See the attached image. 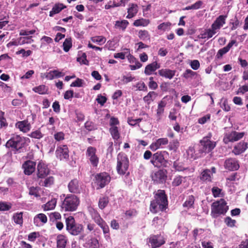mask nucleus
Returning a JSON list of instances; mask_svg holds the SVG:
<instances>
[{"instance_id": "f257e3e1", "label": "nucleus", "mask_w": 248, "mask_h": 248, "mask_svg": "<svg viewBox=\"0 0 248 248\" xmlns=\"http://www.w3.org/2000/svg\"><path fill=\"white\" fill-rule=\"evenodd\" d=\"M155 198V200L151 202L150 205V210L152 212L155 213L167 208L168 201L164 190H158Z\"/></svg>"}, {"instance_id": "f03ea898", "label": "nucleus", "mask_w": 248, "mask_h": 248, "mask_svg": "<svg viewBox=\"0 0 248 248\" xmlns=\"http://www.w3.org/2000/svg\"><path fill=\"white\" fill-rule=\"evenodd\" d=\"M79 203L78 198L74 195L67 196L62 202V208L65 211H75Z\"/></svg>"}, {"instance_id": "7ed1b4c3", "label": "nucleus", "mask_w": 248, "mask_h": 248, "mask_svg": "<svg viewBox=\"0 0 248 248\" xmlns=\"http://www.w3.org/2000/svg\"><path fill=\"white\" fill-rule=\"evenodd\" d=\"M66 226L67 231L73 235H77L83 231V226L76 223L74 217L71 216L66 219Z\"/></svg>"}, {"instance_id": "20e7f679", "label": "nucleus", "mask_w": 248, "mask_h": 248, "mask_svg": "<svg viewBox=\"0 0 248 248\" xmlns=\"http://www.w3.org/2000/svg\"><path fill=\"white\" fill-rule=\"evenodd\" d=\"M129 160L126 155L120 153L117 156V170L119 174H124L128 170Z\"/></svg>"}, {"instance_id": "39448f33", "label": "nucleus", "mask_w": 248, "mask_h": 248, "mask_svg": "<svg viewBox=\"0 0 248 248\" xmlns=\"http://www.w3.org/2000/svg\"><path fill=\"white\" fill-rule=\"evenodd\" d=\"M228 209L226 203L224 199L217 201L212 205V214L216 217L218 214L225 213Z\"/></svg>"}, {"instance_id": "423d86ee", "label": "nucleus", "mask_w": 248, "mask_h": 248, "mask_svg": "<svg viewBox=\"0 0 248 248\" xmlns=\"http://www.w3.org/2000/svg\"><path fill=\"white\" fill-rule=\"evenodd\" d=\"M25 143V140L24 138L16 136L6 142V146L7 147H12L16 150H18L23 147Z\"/></svg>"}, {"instance_id": "0eeeda50", "label": "nucleus", "mask_w": 248, "mask_h": 248, "mask_svg": "<svg viewBox=\"0 0 248 248\" xmlns=\"http://www.w3.org/2000/svg\"><path fill=\"white\" fill-rule=\"evenodd\" d=\"M212 137V134L209 133L201 140V143L203 146V150L205 152L211 151L216 146V142L210 140Z\"/></svg>"}, {"instance_id": "6e6552de", "label": "nucleus", "mask_w": 248, "mask_h": 248, "mask_svg": "<svg viewBox=\"0 0 248 248\" xmlns=\"http://www.w3.org/2000/svg\"><path fill=\"white\" fill-rule=\"evenodd\" d=\"M96 149L92 146L89 147L86 151L87 157L93 167H96L99 162V158L96 155Z\"/></svg>"}, {"instance_id": "1a4fd4ad", "label": "nucleus", "mask_w": 248, "mask_h": 248, "mask_svg": "<svg viewBox=\"0 0 248 248\" xmlns=\"http://www.w3.org/2000/svg\"><path fill=\"white\" fill-rule=\"evenodd\" d=\"M244 134V132L239 133L233 131L228 134H226L223 139V141L225 143H228L230 141H236L242 139Z\"/></svg>"}, {"instance_id": "9d476101", "label": "nucleus", "mask_w": 248, "mask_h": 248, "mask_svg": "<svg viewBox=\"0 0 248 248\" xmlns=\"http://www.w3.org/2000/svg\"><path fill=\"white\" fill-rule=\"evenodd\" d=\"M95 179L97 185L100 188H102L108 183L110 178L107 173H101L96 176Z\"/></svg>"}, {"instance_id": "9b49d317", "label": "nucleus", "mask_w": 248, "mask_h": 248, "mask_svg": "<svg viewBox=\"0 0 248 248\" xmlns=\"http://www.w3.org/2000/svg\"><path fill=\"white\" fill-rule=\"evenodd\" d=\"M56 155L60 160L66 159L69 157V150L66 145H60L56 151Z\"/></svg>"}, {"instance_id": "f8f14e48", "label": "nucleus", "mask_w": 248, "mask_h": 248, "mask_svg": "<svg viewBox=\"0 0 248 248\" xmlns=\"http://www.w3.org/2000/svg\"><path fill=\"white\" fill-rule=\"evenodd\" d=\"M227 17V15H220L212 24L211 28L217 32L225 24Z\"/></svg>"}, {"instance_id": "ddd939ff", "label": "nucleus", "mask_w": 248, "mask_h": 248, "mask_svg": "<svg viewBox=\"0 0 248 248\" xmlns=\"http://www.w3.org/2000/svg\"><path fill=\"white\" fill-rule=\"evenodd\" d=\"M149 242L152 248H155L164 244L165 240L161 235H153L149 238Z\"/></svg>"}, {"instance_id": "4468645a", "label": "nucleus", "mask_w": 248, "mask_h": 248, "mask_svg": "<svg viewBox=\"0 0 248 248\" xmlns=\"http://www.w3.org/2000/svg\"><path fill=\"white\" fill-rule=\"evenodd\" d=\"M36 163L34 161L28 160L22 165L24 172L25 174L30 175L35 170Z\"/></svg>"}, {"instance_id": "2eb2a0df", "label": "nucleus", "mask_w": 248, "mask_h": 248, "mask_svg": "<svg viewBox=\"0 0 248 248\" xmlns=\"http://www.w3.org/2000/svg\"><path fill=\"white\" fill-rule=\"evenodd\" d=\"M37 177L38 178H44L49 173V170L46 164L42 162H39L37 167Z\"/></svg>"}, {"instance_id": "dca6fc26", "label": "nucleus", "mask_w": 248, "mask_h": 248, "mask_svg": "<svg viewBox=\"0 0 248 248\" xmlns=\"http://www.w3.org/2000/svg\"><path fill=\"white\" fill-rule=\"evenodd\" d=\"M169 142L167 138H160L157 140L155 142H153L150 146L151 150L155 151L158 149L161 148L162 146L167 145Z\"/></svg>"}, {"instance_id": "f3484780", "label": "nucleus", "mask_w": 248, "mask_h": 248, "mask_svg": "<svg viewBox=\"0 0 248 248\" xmlns=\"http://www.w3.org/2000/svg\"><path fill=\"white\" fill-rule=\"evenodd\" d=\"M166 177L165 172L163 170H159L154 172L152 175V180L156 183H163Z\"/></svg>"}, {"instance_id": "a211bd4d", "label": "nucleus", "mask_w": 248, "mask_h": 248, "mask_svg": "<svg viewBox=\"0 0 248 248\" xmlns=\"http://www.w3.org/2000/svg\"><path fill=\"white\" fill-rule=\"evenodd\" d=\"M224 167L230 170H235L239 168L238 162L234 159L229 158L226 160L224 163Z\"/></svg>"}, {"instance_id": "6ab92c4d", "label": "nucleus", "mask_w": 248, "mask_h": 248, "mask_svg": "<svg viewBox=\"0 0 248 248\" xmlns=\"http://www.w3.org/2000/svg\"><path fill=\"white\" fill-rule=\"evenodd\" d=\"M68 188L72 193H79L81 190V186L77 179H74L70 181L68 185Z\"/></svg>"}, {"instance_id": "aec40b11", "label": "nucleus", "mask_w": 248, "mask_h": 248, "mask_svg": "<svg viewBox=\"0 0 248 248\" xmlns=\"http://www.w3.org/2000/svg\"><path fill=\"white\" fill-rule=\"evenodd\" d=\"M164 162V158L163 155L157 152L154 154L151 160V163L155 167L158 166V163L162 164Z\"/></svg>"}, {"instance_id": "412c9836", "label": "nucleus", "mask_w": 248, "mask_h": 248, "mask_svg": "<svg viewBox=\"0 0 248 248\" xmlns=\"http://www.w3.org/2000/svg\"><path fill=\"white\" fill-rule=\"evenodd\" d=\"M248 148L247 143L240 142L234 147L232 152L236 155L243 153Z\"/></svg>"}, {"instance_id": "4be33fe9", "label": "nucleus", "mask_w": 248, "mask_h": 248, "mask_svg": "<svg viewBox=\"0 0 248 248\" xmlns=\"http://www.w3.org/2000/svg\"><path fill=\"white\" fill-rule=\"evenodd\" d=\"M66 8V6L61 3H57L52 7L51 10L49 12V16L50 17L53 16L55 14L59 13L63 9Z\"/></svg>"}, {"instance_id": "5701e85b", "label": "nucleus", "mask_w": 248, "mask_h": 248, "mask_svg": "<svg viewBox=\"0 0 248 248\" xmlns=\"http://www.w3.org/2000/svg\"><path fill=\"white\" fill-rule=\"evenodd\" d=\"M138 12V6L137 4L130 3L129 7L127 9L128 15L126 18L130 19L135 16Z\"/></svg>"}, {"instance_id": "b1692460", "label": "nucleus", "mask_w": 248, "mask_h": 248, "mask_svg": "<svg viewBox=\"0 0 248 248\" xmlns=\"http://www.w3.org/2000/svg\"><path fill=\"white\" fill-rule=\"evenodd\" d=\"M166 105V102L164 100H161L159 102L157 106V109L156 110V117L157 121L160 120L161 116L164 113V108Z\"/></svg>"}, {"instance_id": "393cba45", "label": "nucleus", "mask_w": 248, "mask_h": 248, "mask_svg": "<svg viewBox=\"0 0 248 248\" xmlns=\"http://www.w3.org/2000/svg\"><path fill=\"white\" fill-rule=\"evenodd\" d=\"M16 126L18 128L20 131L23 132H27L30 129V124L26 121L17 122L16 124Z\"/></svg>"}, {"instance_id": "a878e982", "label": "nucleus", "mask_w": 248, "mask_h": 248, "mask_svg": "<svg viewBox=\"0 0 248 248\" xmlns=\"http://www.w3.org/2000/svg\"><path fill=\"white\" fill-rule=\"evenodd\" d=\"M67 241L65 236L62 234L58 235L57 237V248H65Z\"/></svg>"}, {"instance_id": "bb28decb", "label": "nucleus", "mask_w": 248, "mask_h": 248, "mask_svg": "<svg viewBox=\"0 0 248 248\" xmlns=\"http://www.w3.org/2000/svg\"><path fill=\"white\" fill-rule=\"evenodd\" d=\"M159 67L160 65L158 63H151L146 66L144 72L146 75H149Z\"/></svg>"}, {"instance_id": "cd10ccee", "label": "nucleus", "mask_w": 248, "mask_h": 248, "mask_svg": "<svg viewBox=\"0 0 248 248\" xmlns=\"http://www.w3.org/2000/svg\"><path fill=\"white\" fill-rule=\"evenodd\" d=\"M159 74L162 77L171 79L175 75V71L169 69H161L158 71Z\"/></svg>"}, {"instance_id": "c85d7f7f", "label": "nucleus", "mask_w": 248, "mask_h": 248, "mask_svg": "<svg viewBox=\"0 0 248 248\" xmlns=\"http://www.w3.org/2000/svg\"><path fill=\"white\" fill-rule=\"evenodd\" d=\"M157 94L155 92H150L147 95L143 97V100L148 104H150L156 97Z\"/></svg>"}, {"instance_id": "c756f323", "label": "nucleus", "mask_w": 248, "mask_h": 248, "mask_svg": "<svg viewBox=\"0 0 248 248\" xmlns=\"http://www.w3.org/2000/svg\"><path fill=\"white\" fill-rule=\"evenodd\" d=\"M212 174L210 170H204L201 173V179L203 181H211L212 178Z\"/></svg>"}, {"instance_id": "7c9ffc66", "label": "nucleus", "mask_w": 248, "mask_h": 248, "mask_svg": "<svg viewBox=\"0 0 248 248\" xmlns=\"http://www.w3.org/2000/svg\"><path fill=\"white\" fill-rule=\"evenodd\" d=\"M32 90L39 94H44L47 93L48 88L44 85H41L33 88Z\"/></svg>"}, {"instance_id": "2f4dec72", "label": "nucleus", "mask_w": 248, "mask_h": 248, "mask_svg": "<svg viewBox=\"0 0 248 248\" xmlns=\"http://www.w3.org/2000/svg\"><path fill=\"white\" fill-rule=\"evenodd\" d=\"M216 32H217L214 31L213 29L211 28V29L206 30L204 33H201L200 34L201 38L202 39H209L211 38L215 33H216Z\"/></svg>"}, {"instance_id": "473e14b6", "label": "nucleus", "mask_w": 248, "mask_h": 248, "mask_svg": "<svg viewBox=\"0 0 248 248\" xmlns=\"http://www.w3.org/2000/svg\"><path fill=\"white\" fill-rule=\"evenodd\" d=\"M150 23V20L144 18H140L135 20L133 25L136 27L139 26H146Z\"/></svg>"}, {"instance_id": "72a5a7b5", "label": "nucleus", "mask_w": 248, "mask_h": 248, "mask_svg": "<svg viewBox=\"0 0 248 248\" xmlns=\"http://www.w3.org/2000/svg\"><path fill=\"white\" fill-rule=\"evenodd\" d=\"M56 204V200L53 199L51 201L48 202L46 204L44 205L43 208L44 210H49L53 209Z\"/></svg>"}, {"instance_id": "f704fd0d", "label": "nucleus", "mask_w": 248, "mask_h": 248, "mask_svg": "<svg viewBox=\"0 0 248 248\" xmlns=\"http://www.w3.org/2000/svg\"><path fill=\"white\" fill-rule=\"evenodd\" d=\"M91 39L93 43H97L100 45L104 44L106 41V38L103 36L92 37Z\"/></svg>"}, {"instance_id": "c9c22d12", "label": "nucleus", "mask_w": 248, "mask_h": 248, "mask_svg": "<svg viewBox=\"0 0 248 248\" xmlns=\"http://www.w3.org/2000/svg\"><path fill=\"white\" fill-rule=\"evenodd\" d=\"M109 131L114 140H118L120 138V133L117 126L110 127Z\"/></svg>"}, {"instance_id": "e433bc0d", "label": "nucleus", "mask_w": 248, "mask_h": 248, "mask_svg": "<svg viewBox=\"0 0 248 248\" xmlns=\"http://www.w3.org/2000/svg\"><path fill=\"white\" fill-rule=\"evenodd\" d=\"M129 24V22L128 21L126 20H123L121 21H116L115 26L118 28L122 29L123 31H124L125 29L127 27Z\"/></svg>"}, {"instance_id": "4c0bfd02", "label": "nucleus", "mask_w": 248, "mask_h": 248, "mask_svg": "<svg viewBox=\"0 0 248 248\" xmlns=\"http://www.w3.org/2000/svg\"><path fill=\"white\" fill-rule=\"evenodd\" d=\"M72 46V39L71 38H66L63 43V50L68 52Z\"/></svg>"}, {"instance_id": "58836bf2", "label": "nucleus", "mask_w": 248, "mask_h": 248, "mask_svg": "<svg viewBox=\"0 0 248 248\" xmlns=\"http://www.w3.org/2000/svg\"><path fill=\"white\" fill-rule=\"evenodd\" d=\"M139 37L142 40H149L150 34L147 31L140 30L139 32Z\"/></svg>"}, {"instance_id": "ea45409f", "label": "nucleus", "mask_w": 248, "mask_h": 248, "mask_svg": "<svg viewBox=\"0 0 248 248\" xmlns=\"http://www.w3.org/2000/svg\"><path fill=\"white\" fill-rule=\"evenodd\" d=\"M186 179V177H183L180 176H176L173 179L172 185L174 186H179Z\"/></svg>"}, {"instance_id": "a19ab883", "label": "nucleus", "mask_w": 248, "mask_h": 248, "mask_svg": "<svg viewBox=\"0 0 248 248\" xmlns=\"http://www.w3.org/2000/svg\"><path fill=\"white\" fill-rule=\"evenodd\" d=\"M108 199L107 197L100 198L99 201L98 205L100 209H104L108 204Z\"/></svg>"}, {"instance_id": "79ce46f5", "label": "nucleus", "mask_w": 248, "mask_h": 248, "mask_svg": "<svg viewBox=\"0 0 248 248\" xmlns=\"http://www.w3.org/2000/svg\"><path fill=\"white\" fill-rule=\"evenodd\" d=\"M194 197L193 196H190L187 199L186 201L183 204L184 207H186L187 208H190L192 206L194 202Z\"/></svg>"}, {"instance_id": "37998d69", "label": "nucleus", "mask_w": 248, "mask_h": 248, "mask_svg": "<svg viewBox=\"0 0 248 248\" xmlns=\"http://www.w3.org/2000/svg\"><path fill=\"white\" fill-rule=\"evenodd\" d=\"M87 56L85 52H83L82 51H79L78 53V57L77 58V61L78 62H85V61H87V62H88L87 61Z\"/></svg>"}, {"instance_id": "c03bdc74", "label": "nucleus", "mask_w": 248, "mask_h": 248, "mask_svg": "<svg viewBox=\"0 0 248 248\" xmlns=\"http://www.w3.org/2000/svg\"><path fill=\"white\" fill-rule=\"evenodd\" d=\"M13 218L14 220V221L16 223L21 225L23 223V219H22V213H17L15 214L14 217Z\"/></svg>"}, {"instance_id": "a18cd8bd", "label": "nucleus", "mask_w": 248, "mask_h": 248, "mask_svg": "<svg viewBox=\"0 0 248 248\" xmlns=\"http://www.w3.org/2000/svg\"><path fill=\"white\" fill-rule=\"evenodd\" d=\"M54 183V178L50 176L46 178L44 181L42 182V185L46 187L50 186Z\"/></svg>"}, {"instance_id": "49530a36", "label": "nucleus", "mask_w": 248, "mask_h": 248, "mask_svg": "<svg viewBox=\"0 0 248 248\" xmlns=\"http://www.w3.org/2000/svg\"><path fill=\"white\" fill-rule=\"evenodd\" d=\"M92 216L94 220V221L98 225H99L100 223H101L102 222H103L104 221V220L100 217V216L98 214V213L95 211L92 213Z\"/></svg>"}, {"instance_id": "de8ad7c7", "label": "nucleus", "mask_w": 248, "mask_h": 248, "mask_svg": "<svg viewBox=\"0 0 248 248\" xmlns=\"http://www.w3.org/2000/svg\"><path fill=\"white\" fill-rule=\"evenodd\" d=\"M171 25V23L169 22H163L157 26V29L159 30L165 31L169 29Z\"/></svg>"}, {"instance_id": "09e8293b", "label": "nucleus", "mask_w": 248, "mask_h": 248, "mask_svg": "<svg viewBox=\"0 0 248 248\" xmlns=\"http://www.w3.org/2000/svg\"><path fill=\"white\" fill-rule=\"evenodd\" d=\"M38 219L41 220L43 223H46L47 222V217L44 214H39L34 218V222L37 221Z\"/></svg>"}, {"instance_id": "8fccbe9b", "label": "nucleus", "mask_w": 248, "mask_h": 248, "mask_svg": "<svg viewBox=\"0 0 248 248\" xmlns=\"http://www.w3.org/2000/svg\"><path fill=\"white\" fill-rule=\"evenodd\" d=\"M220 103V107L223 110L226 111H228L230 110V107L229 106L226 99H222Z\"/></svg>"}, {"instance_id": "3c124183", "label": "nucleus", "mask_w": 248, "mask_h": 248, "mask_svg": "<svg viewBox=\"0 0 248 248\" xmlns=\"http://www.w3.org/2000/svg\"><path fill=\"white\" fill-rule=\"evenodd\" d=\"M19 40L21 41V44H31L33 42V40L32 39V36H27L25 37H20Z\"/></svg>"}, {"instance_id": "603ef678", "label": "nucleus", "mask_w": 248, "mask_h": 248, "mask_svg": "<svg viewBox=\"0 0 248 248\" xmlns=\"http://www.w3.org/2000/svg\"><path fill=\"white\" fill-rule=\"evenodd\" d=\"M232 19L231 20V21L230 22V24L232 25V26L231 28V30L232 31H233L235 30L239 25V21L238 20L236 16H235L234 21L232 22Z\"/></svg>"}, {"instance_id": "864d4df0", "label": "nucleus", "mask_w": 248, "mask_h": 248, "mask_svg": "<svg viewBox=\"0 0 248 248\" xmlns=\"http://www.w3.org/2000/svg\"><path fill=\"white\" fill-rule=\"evenodd\" d=\"M173 166L177 171H183L187 169V168L184 167L181 163L177 162H175L174 163Z\"/></svg>"}, {"instance_id": "5fc2aeb1", "label": "nucleus", "mask_w": 248, "mask_h": 248, "mask_svg": "<svg viewBox=\"0 0 248 248\" xmlns=\"http://www.w3.org/2000/svg\"><path fill=\"white\" fill-rule=\"evenodd\" d=\"M98 225L102 229L104 233L106 234L109 232L108 226L104 221Z\"/></svg>"}, {"instance_id": "6e6d98bb", "label": "nucleus", "mask_w": 248, "mask_h": 248, "mask_svg": "<svg viewBox=\"0 0 248 248\" xmlns=\"http://www.w3.org/2000/svg\"><path fill=\"white\" fill-rule=\"evenodd\" d=\"M30 136L33 138L40 139L43 137V134L40 131L36 130L35 131L32 132Z\"/></svg>"}, {"instance_id": "4d7b16f0", "label": "nucleus", "mask_w": 248, "mask_h": 248, "mask_svg": "<svg viewBox=\"0 0 248 248\" xmlns=\"http://www.w3.org/2000/svg\"><path fill=\"white\" fill-rule=\"evenodd\" d=\"M96 100L99 104L101 106H103L107 101V98L106 97L100 94L97 96Z\"/></svg>"}, {"instance_id": "13d9d810", "label": "nucleus", "mask_w": 248, "mask_h": 248, "mask_svg": "<svg viewBox=\"0 0 248 248\" xmlns=\"http://www.w3.org/2000/svg\"><path fill=\"white\" fill-rule=\"evenodd\" d=\"M195 75H196L195 72L192 71V70H191L190 69H187L186 71V72L184 74V77L186 78H191V77H193Z\"/></svg>"}, {"instance_id": "bf43d9fd", "label": "nucleus", "mask_w": 248, "mask_h": 248, "mask_svg": "<svg viewBox=\"0 0 248 248\" xmlns=\"http://www.w3.org/2000/svg\"><path fill=\"white\" fill-rule=\"evenodd\" d=\"M11 208L10 204H8L5 202L0 203V210L1 211H7Z\"/></svg>"}, {"instance_id": "052dcab7", "label": "nucleus", "mask_w": 248, "mask_h": 248, "mask_svg": "<svg viewBox=\"0 0 248 248\" xmlns=\"http://www.w3.org/2000/svg\"><path fill=\"white\" fill-rule=\"evenodd\" d=\"M177 112L175 109H172L169 115V118L170 120L175 121L177 118L176 116Z\"/></svg>"}, {"instance_id": "680f3d73", "label": "nucleus", "mask_w": 248, "mask_h": 248, "mask_svg": "<svg viewBox=\"0 0 248 248\" xmlns=\"http://www.w3.org/2000/svg\"><path fill=\"white\" fill-rule=\"evenodd\" d=\"M179 146V142L177 140H173L172 142L170 144V149L171 150H176Z\"/></svg>"}, {"instance_id": "e2e57ef3", "label": "nucleus", "mask_w": 248, "mask_h": 248, "mask_svg": "<svg viewBox=\"0 0 248 248\" xmlns=\"http://www.w3.org/2000/svg\"><path fill=\"white\" fill-rule=\"evenodd\" d=\"M203 4V2L201 0H198L196 1L195 3L191 5L193 10H197L200 9L202 5Z\"/></svg>"}, {"instance_id": "0e129e2a", "label": "nucleus", "mask_w": 248, "mask_h": 248, "mask_svg": "<svg viewBox=\"0 0 248 248\" xmlns=\"http://www.w3.org/2000/svg\"><path fill=\"white\" fill-rule=\"evenodd\" d=\"M82 80L78 78L76 81L72 82L70 85L71 87H81L82 85Z\"/></svg>"}, {"instance_id": "69168bd1", "label": "nucleus", "mask_w": 248, "mask_h": 248, "mask_svg": "<svg viewBox=\"0 0 248 248\" xmlns=\"http://www.w3.org/2000/svg\"><path fill=\"white\" fill-rule=\"evenodd\" d=\"M229 51V50L226 46H225L218 50L217 53V56L218 57H221Z\"/></svg>"}, {"instance_id": "338daca9", "label": "nucleus", "mask_w": 248, "mask_h": 248, "mask_svg": "<svg viewBox=\"0 0 248 248\" xmlns=\"http://www.w3.org/2000/svg\"><path fill=\"white\" fill-rule=\"evenodd\" d=\"M54 138L57 141L62 140L64 139V134L61 132H58L54 135Z\"/></svg>"}, {"instance_id": "774afa93", "label": "nucleus", "mask_w": 248, "mask_h": 248, "mask_svg": "<svg viewBox=\"0 0 248 248\" xmlns=\"http://www.w3.org/2000/svg\"><path fill=\"white\" fill-rule=\"evenodd\" d=\"M136 87L140 91H145L147 90V87L143 82H139L136 84Z\"/></svg>"}]
</instances>
